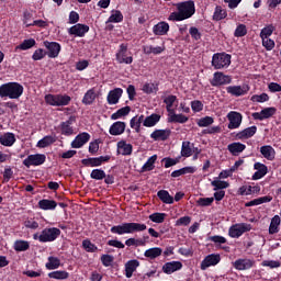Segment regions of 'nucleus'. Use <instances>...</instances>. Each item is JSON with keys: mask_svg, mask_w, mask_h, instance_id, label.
Here are the masks:
<instances>
[{"mask_svg": "<svg viewBox=\"0 0 281 281\" xmlns=\"http://www.w3.org/2000/svg\"><path fill=\"white\" fill-rule=\"evenodd\" d=\"M176 8L178 11L169 15V21H186L187 19H192L196 12V7L192 0L178 2Z\"/></svg>", "mask_w": 281, "mask_h": 281, "instance_id": "obj_1", "label": "nucleus"}, {"mask_svg": "<svg viewBox=\"0 0 281 281\" xmlns=\"http://www.w3.org/2000/svg\"><path fill=\"white\" fill-rule=\"evenodd\" d=\"M146 224L135 222H124L110 228L111 234L124 236V234H137V232H146Z\"/></svg>", "mask_w": 281, "mask_h": 281, "instance_id": "obj_2", "label": "nucleus"}, {"mask_svg": "<svg viewBox=\"0 0 281 281\" xmlns=\"http://www.w3.org/2000/svg\"><path fill=\"white\" fill-rule=\"evenodd\" d=\"M23 86L19 82H8L0 86V98H10L19 100L23 95Z\"/></svg>", "mask_w": 281, "mask_h": 281, "instance_id": "obj_3", "label": "nucleus"}, {"mask_svg": "<svg viewBox=\"0 0 281 281\" xmlns=\"http://www.w3.org/2000/svg\"><path fill=\"white\" fill-rule=\"evenodd\" d=\"M211 65L214 69H227L232 65V55L227 53H215L212 56Z\"/></svg>", "mask_w": 281, "mask_h": 281, "instance_id": "obj_4", "label": "nucleus"}, {"mask_svg": "<svg viewBox=\"0 0 281 281\" xmlns=\"http://www.w3.org/2000/svg\"><path fill=\"white\" fill-rule=\"evenodd\" d=\"M58 236H60L59 228H44L40 235V243H54Z\"/></svg>", "mask_w": 281, "mask_h": 281, "instance_id": "obj_5", "label": "nucleus"}, {"mask_svg": "<svg viewBox=\"0 0 281 281\" xmlns=\"http://www.w3.org/2000/svg\"><path fill=\"white\" fill-rule=\"evenodd\" d=\"M247 232H251V224H235L229 227L228 236H231V238H240V236Z\"/></svg>", "mask_w": 281, "mask_h": 281, "instance_id": "obj_6", "label": "nucleus"}, {"mask_svg": "<svg viewBox=\"0 0 281 281\" xmlns=\"http://www.w3.org/2000/svg\"><path fill=\"white\" fill-rule=\"evenodd\" d=\"M111 161V156H100L94 158H85L81 160L82 166H86V168H99V166H102V164H106Z\"/></svg>", "mask_w": 281, "mask_h": 281, "instance_id": "obj_7", "label": "nucleus"}, {"mask_svg": "<svg viewBox=\"0 0 281 281\" xmlns=\"http://www.w3.org/2000/svg\"><path fill=\"white\" fill-rule=\"evenodd\" d=\"M45 161H47V156H45V154H33L29 155L23 160V166L26 168H31V166H43Z\"/></svg>", "mask_w": 281, "mask_h": 281, "instance_id": "obj_8", "label": "nucleus"}, {"mask_svg": "<svg viewBox=\"0 0 281 281\" xmlns=\"http://www.w3.org/2000/svg\"><path fill=\"white\" fill-rule=\"evenodd\" d=\"M212 87H223L225 85H232V76L225 75L221 71L213 74V78L210 81Z\"/></svg>", "mask_w": 281, "mask_h": 281, "instance_id": "obj_9", "label": "nucleus"}, {"mask_svg": "<svg viewBox=\"0 0 281 281\" xmlns=\"http://www.w3.org/2000/svg\"><path fill=\"white\" fill-rule=\"evenodd\" d=\"M226 117L229 122L227 125V128H229V131L240 128V124H243V114L240 112L231 111L227 113Z\"/></svg>", "mask_w": 281, "mask_h": 281, "instance_id": "obj_10", "label": "nucleus"}, {"mask_svg": "<svg viewBox=\"0 0 281 281\" xmlns=\"http://www.w3.org/2000/svg\"><path fill=\"white\" fill-rule=\"evenodd\" d=\"M128 54V45L121 44L119 52L116 53V60L120 65H132L133 64V56H126Z\"/></svg>", "mask_w": 281, "mask_h": 281, "instance_id": "obj_11", "label": "nucleus"}, {"mask_svg": "<svg viewBox=\"0 0 281 281\" xmlns=\"http://www.w3.org/2000/svg\"><path fill=\"white\" fill-rule=\"evenodd\" d=\"M221 262V255L218 254H211L207 255L201 262L200 269L202 271H205L206 269H210V267H216Z\"/></svg>", "mask_w": 281, "mask_h": 281, "instance_id": "obj_12", "label": "nucleus"}, {"mask_svg": "<svg viewBox=\"0 0 281 281\" xmlns=\"http://www.w3.org/2000/svg\"><path fill=\"white\" fill-rule=\"evenodd\" d=\"M44 47H46V55L48 58H58L61 46L57 42L44 41Z\"/></svg>", "mask_w": 281, "mask_h": 281, "instance_id": "obj_13", "label": "nucleus"}, {"mask_svg": "<svg viewBox=\"0 0 281 281\" xmlns=\"http://www.w3.org/2000/svg\"><path fill=\"white\" fill-rule=\"evenodd\" d=\"M278 113V109L271 106V108H265L260 112H254L252 119L254 120H259V122H262L263 120H269V117H273Z\"/></svg>", "mask_w": 281, "mask_h": 281, "instance_id": "obj_14", "label": "nucleus"}, {"mask_svg": "<svg viewBox=\"0 0 281 281\" xmlns=\"http://www.w3.org/2000/svg\"><path fill=\"white\" fill-rule=\"evenodd\" d=\"M89 32V25L87 24H75L68 29L69 36H78L79 38L85 37V35Z\"/></svg>", "mask_w": 281, "mask_h": 281, "instance_id": "obj_15", "label": "nucleus"}, {"mask_svg": "<svg viewBox=\"0 0 281 281\" xmlns=\"http://www.w3.org/2000/svg\"><path fill=\"white\" fill-rule=\"evenodd\" d=\"M76 122V116H69V120L61 122L59 124L60 134L65 135V137H71L74 135V126H71Z\"/></svg>", "mask_w": 281, "mask_h": 281, "instance_id": "obj_16", "label": "nucleus"}, {"mask_svg": "<svg viewBox=\"0 0 281 281\" xmlns=\"http://www.w3.org/2000/svg\"><path fill=\"white\" fill-rule=\"evenodd\" d=\"M254 265H256V261L254 259H236L233 262L234 269L237 271H248V269H252Z\"/></svg>", "mask_w": 281, "mask_h": 281, "instance_id": "obj_17", "label": "nucleus"}, {"mask_svg": "<svg viewBox=\"0 0 281 281\" xmlns=\"http://www.w3.org/2000/svg\"><path fill=\"white\" fill-rule=\"evenodd\" d=\"M249 85H244V86H228L226 88L227 93L229 95H234L235 98H240V95H247L249 93Z\"/></svg>", "mask_w": 281, "mask_h": 281, "instance_id": "obj_18", "label": "nucleus"}, {"mask_svg": "<svg viewBox=\"0 0 281 281\" xmlns=\"http://www.w3.org/2000/svg\"><path fill=\"white\" fill-rule=\"evenodd\" d=\"M170 135H172V131H170V128L155 130L150 134V139H154V142H166L169 139Z\"/></svg>", "mask_w": 281, "mask_h": 281, "instance_id": "obj_19", "label": "nucleus"}, {"mask_svg": "<svg viewBox=\"0 0 281 281\" xmlns=\"http://www.w3.org/2000/svg\"><path fill=\"white\" fill-rule=\"evenodd\" d=\"M91 139V134L82 132L78 134L75 139L71 142V148H82Z\"/></svg>", "mask_w": 281, "mask_h": 281, "instance_id": "obj_20", "label": "nucleus"}, {"mask_svg": "<svg viewBox=\"0 0 281 281\" xmlns=\"http://www.w3.org/2000/svg\"><path fill=\"white\" fill-rule=\"evenodd\" d=\"M181 269H183L181 261H169L162 266V272L167 276H172L175 271H181Z\"/></svg>", "mask_w": 281, "mask_h": 281, "instance_id": "obj_21", "label": "nucleus"}, {"mask_svg": "<svg viewBox=\"0 0 281 281\" xmlns=\"http://www.w3.org/2000/svg\"><path fill=\"white\" fill-rule=\"evenodd\" d=\"M122 93H124L122 88L110 90L106 97L108 104H117L120 102V98H122Z\"/></svg>", "mask_w": 281, "mask_h": 281, "instance_id": "obj_22", "label": "nucleus"}, {"mask_svg": "<svg viewBox=\"0 0 281 281\" xmlns=\"http://www.w3.org/2000/svg\"><path fill=\"white\" fill-rule=\"evenodd\" d=\"M125 131H126V122H122V121L114 122L109 128L110 135H113V136L124 135Z\"/></svg>", "mask_w": 281, "mask_h": 281, "instance_id": "obj_23", "label": "nucleus"}, {"mask_svg": "<svg viewBox=\"0 0 281 281\" xmlns=\"http://www.w3.org/2000/svg\"><path fill=\"white\" fill-rule=\"evenodd\" d=\"M247 148V145L240 143V142H235L231 143L227 145V150L233 155V157H238L240 153H244V150Z\"/></svg>", "mask_w": 281, "mask_h": 281, "instance_id": "obj_24", "label": "nucleus"}, {"mask_svg": "<svg viewBox=\"0 0 281 281\" xmlns=\"http://www.w3.org/2000/svg\"><path fill=\"white\" fill-rule=\"evenodd\" d=\"M153 32L155 36H166L170 32V24L167 22H158L153 26Z\"/></svg>", "mask_w": 281, "mask_h": 281, "instance_id": "obj_25", "label": "nucleus"}, {"mask_svg": "<svg viewBox=\"0 0 281 281\" xmlns=\"http://www.w3.org/2000/svg\"><path fill=\"white\" fill-rule=\"evenodd\" d=\"M116 147H117V154L123 155V157L133 155V145L126 143V140H120L116 144Z\"/></svg>", "mask_w": 281, "mask_h": 281, "instance_id": "obj_26", "label": "nucleus"}, {"mask_svg": "<svg viewBox=\"0 0 281 281\" xmlns=\"http://www.w3.org/2000/svg\"><path fill=\"white\" fill-rule=\"evenodd\" d=\"M256 133H258V127L256 125H252L238 132L236 134V139H250V137H254Z\"/></svg>", "mask_w": 281, "mask_h": 281, "instance_id": "obj_27", "label": "nucleus"}, {"mask_svg": "<svg viewBox=\"0 0 281 281\" xmlns=\"http://www.w3.org/2000/svg\"><path fill=\"white\" fill-rule=\"evenodd\" d=\"M16 143V136L14 133L7 132L0 136L1 146L12 147Z\"/></svg>", "mask_w": 281, "mask_h": 281, "instance_id": "obj_28", "label": "nucleus"}, {"mask_svg": "<svg viewBox=\"0 0 281 281\" xmlns=\"http://www.w3.org/2000/svg\"><path fill=\"white\" fill-rule=\"evenodd\" d=\"M161 120V115L157 113H153L147 117H144L143 126H146V128H153V126H157L159 124V121Z\"/></svg>", "mask_w": 281, "mask_h": 281, "instance_id": "obj_29", "label": "nucleus"}, {"mask_svg": "<svg viewBox=\"0 0 281 281\" xmlns=\"http://www.w3.org/2000/svg\"><path fill=\"white\" fill-rule=\"evenodd\" d=\"M260 153L268 161L276 159V149L271 145H263L260 147Z\"/></svg>", "mask_w": 281, "mask_h": 281, "instance_id": "obj_30", "label": "nucleus"}, {"mask_svg": "<svg viewBox=\"0 0 281 281\" xmlns=\"http://www.w3.org/2000/svg\"><path fill=\"white\" fill-rule=\"evenodd\" d=\"M137 267H139V261L137 259L127 261L125 263V277L133 278V273L137 271Z\"/></svg>", "mask_w": 281, "mask_h": 281, "instance_id": "obj_31", "label": "nucleus"}, {"mask_svg": "<svg viewBox=\"0 0 281 281\" xmlns=\"http://www.w3.org/2000/svg\"><path fill=\"white\" fill-rule=\"evenodd\" d=\"M37 205L40 210L49 211L56 210V207H58V202H56L55 200L43 199L38 201Z\"/></svg>", "mask_w": 281, "mask_h": 281, "instance_id": "obj_32", "label": "nucleus"}, {"mask_svg": "<svg viewBox=\"0 0 281 281\" xmlns=\"http://www.w3.org/2000/svg\"><path fill=\"white\" fill-rule=\"evenodd\" d=\"M271 201H273V196L265 195L261 198H257L252 201L246 202L245 207H254L256 205H262V203H271Z\"/></svg>", "mask_w": 281, "mask_h": 281, "instance_id": "obj_33", "label": "nucleus"}, {"mask_svg": "<svg viewBox=\"0 0 281 281\" xmlns=\"http://www.w3.org/2000/svg\"><path fill=\"white\" fill-rule=\"evenodd\" d=\"M97 98L98 94H95V89L91 88L85 93L82 98V104H85L86 106H91V104L95 102Z\"/></svg>", "mask_w": 281, "mask_h": 281, "instance_id": "obj_34", "label": "nucleus"}, {"mask_svg": "<svg viewBox=\"0 0 281 281\" xmlns=\"http://www.w3.org/2000/svg\"><path fill=\"white\" fill-rule=\"evenodd\" d=\"M157 196L161 203H165L166 205H172V203H175V198L170 195V192L167 190H159Z\"/></svg>", "mask_w": 281, "mask_h": 281, "instance_id": "obj_35", "label": "nucleus"}, {"mask_svg": "<svg viewBox=\"0 0 281 281\" xmlns=\"http://www.w3.org/2000/svg\"><path fill=\"white\" fill-rule=\"evenodd\" d=\"M164 254V250L160 247H154L145 250V258H149V260H155V258H159Z\"/></svg>", "mask_w": 281, "mask_h": 281, "instance_id": "obj_36", "label": "nucleus"}, {"mask_svg": "<svg viewBox=\"0 0 281 281\" xmlns=\"http://www.w3.org/2000/svg\"><path fill=\"white\" fill-rule=\"evenodd\" d=\"M280 223H281L280 215H274L270 222L269 234L271 235L278 234V232H280Z\"/></svg>", "mask_w": 281, "mask_h": 281, "instance_id": "obj_37", "label": "nucleus"}, {"mask_svg": "<svg viewBox=\"0 0 281 281\" xmlns=\"http://www.w3.org/2000/svg\"><path fill=\"white\" fill-rule=\"evenodd\" d=\"M52 144H56V137L47 135L40 139L36 146L37 148H47V146H52Z\"/></svg>", "mask_w": 281, "mask_h": 281, "instance_id": "obj_38", "label": "nucleus"}, {"mask_svg": "<svg viewBox=\"0 0 281 281\" xmlns=\"http://www.w3.org/2000/svg\"><path fill=\"white\" fill-rule=\"evenodd\" d=\"M48 278L52 280H68L69 279V272L65 270H56L48 273Z\"/></svg>", "mask_w": 281, "mask_h": 281, "instance_id": "obj_39", "label": "nucleus"}, {"mask_svg": "<svg viewBox=\"0 0 281 281\" xmlns=\"http://www.w3.org/2000/svg\"><path fill=\"white\" fill-rule=\"evenodd\" d=\"M157 161V155H153L147 159V161L142 167V172H150L155 170V162Z\"/></svg>", "mask_w": 281, "mask_h": 281, "instance_id": "obj_40", "label": "nucleus"}, {"mask_svg": "<svg viewBox=\"0 0 281 281\" xmlns=\"http://www.w3.org/2000/svg\"><path fill=\"white\" fill-rule=\"evenodd\" d=\"M131 113V106L126 105L124 108L119 109L115 113L111 115V120H122V117H126Z\"/></svg>", "mask_w": 281, "mask_h": 281, "instance_id": "obj_41", "label": "nucleus"}, {"mask_svg": "<svg viewBox=\"0 0 281 281\" xmlns=\"http://www.w3.org/2000/svg\"><path fill=\"white\" fill-rule=\"evenodd\" d=\"M172 115L168 119V122L171 124H186L189 117L183 114H176L175 112L171 113Z\"/></svg>", "mask_w": 281, "mask_h": 281, "instance_id": "obj_42", "label": "nucleus"}, {"mask_svg": "<svg viewBox=\"0 0 281 281\" xmlns=\"http://www.w3.org/2000/svg\"><path fill=\"white\" fill-rule=\"evenodd\" d=\"M124 21V15L122 11L115 10L112 11V14L109 16L106 23H122Z\"/></svg>", "mask_w": 281, "mask_h": 281, "instance_id": "obj_43", "label": "nucleus"}, {"mask_svg": "<svg viewBox=\"0 0 281 281\" xmlns=\"http://www.w3.org/2000/svg\"><path fill=\"white\" fill-rule=\"evenodd\" d=\"M36 45V40L29 38L24 40L20 45L16 46V49H21L22 52H27V49H32Z\"/></svg>", "mask_w": 281, "mask_h": 281, "instance_id": "obj_44", "label": "nucleus"}, {"mask_svg": "<svg viewBox=\"0 0 281 281\" xmlns=\"http://www.w3.org/2000/svg\"><path fill=\"white\" fill-rule=\"evenodd\" d=\"M48 271H54V269H58L60 267V260L58 257L50 256L48 257V262L45 265Z\"/></svg>", "mask_w": 281, "mask_h": 281, "instance_id": "obj_45", "label": "nucleus"}, {"mask_svg": "<svg viewBox=\"0 0 281 281\" xmlns=\"http://www.w3.org/2000/svg\"><path fill=\"white\" fill-rule=\"evenodd\" d=\"M175 102H177V95L175 94H170L164 99V104H166L168 113H175V110L172 109Z\"/></svg>", "mask_w": 281, "mask_h": 281, "instance_id": "obj_46", "label": "nucleus"}, {"mask_svg": "<svg viewBox=\"0 0 281 281\" xmlns=\"http://www.w3.org/2000/svg\"><path fill=\"white\" fill-rule=\"evenodd\" d=\"M82 248L88 254H95V251H98V246H95V244L91 243L90 239L82 240Z\"/></svg>", "mask_w": 281, "mask_h": 281, "instance_id": "obj_47", "label": "nucleus"}, {"mask_svg": "<svg viewBox=\"0 0 281 281\" xmlns=\"http://www.w3.org/2000/svg\"><path fill=\"white\" fill-rule=\"evenodd\" d=\"M211 186L214 188L213 190L216 192L218 190H227V188H229V182L223 180H213L211 182Z\"/></svg>", "mask_w": 281, "mask_h": 281, "instance_id": "obj_48", "label": "nucleus"}, {"mask_svg": "<svg viewBox=\"0 0 281 281\" xmlns=\"http://www.w3.org/2000/svg\"><path fill=\"white\" fill-rule=\"evenodd\" d=\"M106 177V172L103 169H93L90 173V179H94V181H102Z\"/></svg>", "mask_w": 281, "mask_h": 281, "instance_id": "obj_49", "label": "nucleus"}, {"mask_svg": "<svg viewBox=\"0 0 281 281\" xmlns=\"http://www.w3.org/2000/svg\"><path fill=\"white\" fill-rule=\"evenodd\" d=\"M227 18V11L225 9H222L221 7H216L213 19L214 21H223V19Z\"/></svg>", "mask_w": 281, "mask_h": 281, "instance_id": "obj_50", "label": "nucleus"}, {"mask_svg": "<svg viewBox=\"0 0 281 281\" xmlns=\"http://www.w3.org/2000/svg\"><path fill=\"white\" fill-rule=\"evenodd\" d=\"M71 102V97L68 94H57V106H67Z\"/></svg>", "mask_w": 281, "mask_h": 281, "instance_id": "obj_51", "label": "nucleus"}, {"mask_svg": "<svg viewBox=\"0 0 281 281\" xmlns=\"http://www.w3.org/2000/svg\"><path fill=\"white\" fill-rule=\"evenodd\" d=\"M212 124H214V117L212 116H204L198 121V126H200V128L212 126Z\"/></svg>", "mask_w": 281, "mask_h": 281, "instance_id": "obj_52", "label": "nucleus"}, {"mask_svg": "<svg viewBox=\"0 0 281 281\" xmlns=\"http://www.w3.org/2000/svg\"><path fill=\"white\" fill-rule=\"evenodd\" d=\"M30 249V243L25 240H16L14 244L15 251H27Z\"/></svg>", "mask_w": 281, "mask_h": 281, "instance_id": "obj_53", "label": "nucleus"}, {"mask_svg": "<svg viewBox=\"0 0 281 281\" xmlns=\"http://www.w3.org/2000/svg\"><path fill=\"white\" fill-rule=\"evenodd\" d=\"M166 213H153L149 215V221L153 223H164L166 221Z\"/></svg>", "mask_w": 281, "mask_h": 281, "instance_id": "obj_54", "label": "nucleus"}, {"mask_svg": "<svg viewBox=\"0 0 281 281\" xmlns=\"http://www.w3.org/2000/svg\"><path fill=\"white\" fill-rule=\"evenodd\" d=\"M234 36H236V38H243V36H247V25L245 24L237 25L234 32Z\"/></svg>", "mask_w": 281, "mask_h": 281, "instance_id": "obj_55", "label": "nucleus"}, {"mask_svg": "<svg viewBox=\"0 0 281 281\" xmlns=\"http://www.w3.org/2000/svg\"><path fill=\"white\" fill-rule=\"evenodd\" d=\"M181 157H192V147H190V142L182 143Z\"/></svg>", "mask_w": 281, "mask_h": 281, "instance_id": "obj_56", "label": "nucleus"}, {"mask_svg": "<svg viewBox=\"0 0 281 281\" xmlns=\"http://www.w3.org/2000/svg\"><path fill=\"white\" fill-rule=\"evenodd\" d=\"M44 100L49 106H58V94H46Z\"/></svg>", "mask_w": 281, "mask_h": 281, "instance_id": "obj_57", "label": "nucleus"}, {"mask_svg": "<svg viewBox=\"0 0 281 281\" xmlns=\"http://www.w3.org/2000/svg\"><path fill=\"white\" fill-rule=\"evenodd\" d=\"M261 267H269V269H279L281 262L279 260H263Z\"/></svg>", "mask_w": 281, "mask_h": 281, "instance_id": "obj_58", "label": "nucleus"}, {"mask_svg": "<svg viewBox=\"0 0 281 281\" xmlns=\"http://www.w3.org/2000/svg\"><path fill=\"white\" fill-rule=\"evenodd\" d=\"M251 102H269V94L267 93H261V94H255L250 98Z\"/></svg>", "mask_w": 281, "mask_h": 281, "instance_id": "obj_59", "label": "nucleus"}, {"mask_svg": "<svg viewBox=\"0 0 281 281\" xmlns=\"http://www.w3.org/2000/svg\"><path fill=\"white\" fill-rule=\"evenodd\" d=\"M196 203L200 207H210L214 203V198H200Z\"/></svg>", "mask_w": 281, "mask_h": 281, "instance_id": "obj_60", "label": "nucleus"}, {"mask_svg": "<svg viewBox=\"0 0 281 281\" xmlns=\"http://www.w3.org/2000/svg\"><path fill=\"white\" fill-rule=\"evenodd\" d=\"M46 56H47V52H45V49L43 48H38L33 53L32 58L34 60H43V58H45Z\"/></svg>", "mask_w": 281, "mask_h": 281, "instance_id": "obj_61", "label": "nucleus"}, {"mask_svg": "<svg viewBox=\"0 0 281 281\" xmlns=\"http://www.w3.org/2000/svg\"><path fill=\"white\" fill-rule=\"evenodd\" d=\"M191 109L193 113H201L203 111V102L194 100L191 102Z\"/></svg>", "mask_w": 281, "mask_h": 281, "instance_id": "obj_62", "label": "nucleus"}, {"mask_svg": "<svg viewBox=\"0 0 281 281\" xmlns=\"http://www.w3.org/2000/svg\"><path fill=\"white\" fill-rule=\"evenodd\" d=\"M113 256L112 255H102L101 256V262L103 265V267H111V265H113Z\"/></svg>", "mask_w": 281, "mask_h": 281, "instance_id": "obj_63", "label": "nucleus"}, {"mask_svg": "<svg viewBox=\"0 0 281 281\" xmlns=\"http://www.w3.org/2000/svg\"><path fill=\"white\" fill-rule=\"evenodd\" d=\"M273 34V26L269 25L261 30L260 32V38H269Z\"/></svg>", "mask_w": 281, "mask_h": 281, "instance_id": "obj_64", "label": "nucleus"}]
</instances>
